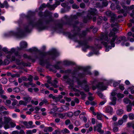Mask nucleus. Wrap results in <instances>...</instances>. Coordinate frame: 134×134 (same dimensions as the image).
I'll return each instance as SVG.
<instances>
[{
    "label": "nucleus",
    "mask_w": 134,
    "mask_h": 134,
    "mask_svg": "<svg viewBox=\"0 0 134 134\" xmlns=\"http://www.w3.org/2000/svg\"><path fill=\"white\" fill-rule=\"evenodd\" d=\"M117 96L118 97L120 98H122L124 97V95L122 94L119 93L117 94Z\"/></svg>",
    "instance_id": "nucleus-62"
},
{
    "label": "nucleus",
    "mask_w": 134,
    "mask_h": 134,
    "mask_svg": "<svg viewBox=\"0 0 134 134\" xmlns=\"http://www.w3.org/2000/svg\"><path fill=\"white\" fill-rule=\"evenodd\" d=\"M12 100L13 101V102L12 103V105L13 106H14L16 105L18 103V101L16 99H12Z\"/></svg>",
    "instance_id": "nucleus-38"
},
{
    "label": "nucleus",
    "mask_w": 134,
    "mask_h": 134,
    "mask_svg": "<svg viewBox=\"0 0 134 134\" xmlns=\"http://www.w3.org/2000/svg\"><path fill=\"white\" fill-rule=\"evenodd\" d=\"M53 129L51 127H45L43 130V131L44 132H51L53 130Z\"/></svg>",
    "instance_id": "nucleus-18"
},
{
    "label": "nucleus",
    "mask_w": 134,
    "mask_h": 134,
    "mask_svg": "<svg viewBox=\"0 0 134 134\" xmlns=\"http://www.w3.org/2000/svg\"><path fill=\"white\" fill-rule=\"evenodd\" d=\"M116 38V36H114V37H113L112 39L111 40L110 43L111 44V46L113 47H114L115 46V44L113 42L115 41Z\"/></svg>",
    "instance_id": "nucleus-22"
},
{
    "label": "nucleus",
    "mask_w": 134,
    "mask_h": 134,
    "mask_svg": "<svg viewBox=\"0 0 134 134\" xmlns=\"http://www.w3.org/2000/svg\"><path fill=\"white\" fill-rule=\"evenodd\" d=\"M11 103V101L9 99H7L6 100V103L5 104L7 105L8 106Z\"/></svg>",
    "instance_id": "nucleus-44"
},
{
    "label": "nucleus",
    "mask_w": 134,
    "mask_h": 134,
    "mask_svg": "<svg viewBox=\"0 0 134 134\" xmlns=\"http://www.w3.org/2000/svg\"><path fill=\"white\" fill-rule=\"evenodd\" d=\"M97 119L98 120H101L102 119V115L101 114H99L98 113H97Z\"/></svg>",
    "instance_id": "nucleus-40"
},
{
    "label": "nucleus",
    "mask_w": 134,
    "mask_h": 134,
    "mask_svg": "<svg viewBox=\"0 0 134 134\" xmlns=\"http://www.w3.org/2000/svg\"><path fill=\"white\" fill-rule=\"evenodd\" d=\"M106 111L107 113H111L113 111V109L111 107H109L106 109Z\"/></svg>",
    "instance_id": "nucleus-30"
},
{
    "label": "nucleus",
    "mask_w": 134,
    "mask_h": 134,
    "mask_svg": "<svg viewBox=\"0 0 134 134\" xmlns=\"http://www.w3.org/2000/svg\"><path fill=\"white\" fill-rule=\"evenodd\" d=\"M23 99L25 101V102H26L27 104L28 102H30L31 100L30 98L29 97H24Z\"/></svg>",
    "instance_id": "nucleus-31"
},
{
    "label": "nucleus",
    "mask_w": 134,
    "mask_h": 134,
    "mask_svg": "<svg viewBox=\"0 0 134 134\" xmlns=\"http://www.w3.org/2000/svg\"><path fill=\"white\" fill-rule=\"evenodd\" d=\"M65 114H62V113H60L58 114V116L60 118H63L64 117H65Z\"/></svg>",
    "instance_id": "nucleus-43"
},
{
    "label": "nucleus",
    "mask_w": 134,
    "mask_h": 134,
    "mask_svg": "<svg viewBox=\"0 0 134 134\" xmlns=\"http://www.w3.org/2000/svg\"><path fill=\"white\" fill-rule=\"evenodd\" d=\"M124 112V111L122 109L119 110L118 111L117 114L119 115H120L123 114Z\"/></svg>",
    "instance_id": "nucleus-45"
},
{
    "label": "nucleus",
    "mask_w": 134,
    "mask_h": 134,
    "mask_svg": "<svg viewBox=\"0 0 134 134\" xmlns=\"http://www.w3.org/2000/svg\"><path fill=\"white\" fill-rule=\"evenodd\" d=\"M3 4H4V7L5 6L6 8H7L8 7L9 5L7 1H5Z\"/></svg>",
    "instance_id": "nucleus-52"
},
{
    "label": "nucleus",
    "mask_w": 134,
    "mask_h": 134,
    "mask_svg": "<svg viewBox=\"0 0 134 134\" xmlns=\"http://www.w3.org/2000/svg\"><path fill=\"white\" fill-rule=\"evenodd\" d=\"M97 14V10L95 8H91L88 11L87 15L84 17L83 20V22L87 23L88 21L91 20L92 17L91 16L96 15Z\"/></svg>",
    "instance_id": "nucleus-4"
},
{
    "label": "nucleus",
    "mask_w": 134,
    "mask_h": 134,
    "mask_svg": "<svg viewBox=\"0 0 134 134\" xmlns=\"http://www.w3.org/2000/svg\"><path fill=\"white\" fill-rule=\"evenodd\" d=\"M62 131L63 133H69L70 132L66 128H65L63 130H62Z\"/></svg>",
    "instance_id": "nucleus-41"
},
{
    "label": "nucleus",
    "mask_w": 134,
    "mask_h": 134,
    "mask_svg": "<svg viewBox=\"0 0 134 134\" xmlns=\"http://www.w3.org/2000/svg\"><path fill=\"white\" fill-rule=\"evenodd\" d=\"M33 76L31 75H30L27 78V80H29L30 82H31L33 80Z\"/></svg>",
    "instance_id": "nucleus-51"
},
{
    "label": "nucleus",
    "mask_w": 134,
    "mask_h": 134,
    "mask_svg": "<svg viewBox=\"0 0 134 134\" xmlns=\"http://www.w3.org/2000/svg\"><path fill=\"white\" fill-rule=\"evenodd\" d=\"M123 101L126 104L129 103L131 105L132 104L131 101L128 98H124V99Z\"/></svg>",
    "instance_id": "nucleus-26"
},
{
    "label": "nucleus",
    "mask_w": 134,
    "mask_h": 134,
    "mask_svg": "<svg viewBox=\"0 0 134 134\" xmlns=\"http://www.w3.org/2000/svg\"><path fill=\"white\" fill-rule=\"evenodd\" d=\"M14 90L15 92L18 93L20 91V90L19 88L16 87L14 89Z\"/></svg>",
    "instance_id": "nucleus-54"
},
{
    "label": "nucleus",
    "mask_w": 134,
    "mask_h": 134,
    "mask_svg": "<svg viewBox=\"0 0 134 134\" xmlns=\"http://www.w3.org/2000/svg\"><path fill=\"white\" fill-rule=\"evenodd\" d=\"M127 127H131L133 129H134V123L132 122H129L127 124Z\"/></svg>",
    "instance_id": "nucleus-34"
},
{
    "label": "nucleus",
    "mask_w": 134,
    "mask_h": 134,
    "mask_svg": "<svg viewBox=\"0 0 134 134\" xmlns=\"http://www.w3.org/2000/svg\"><path fill=\"white\" fill-rule=\"evenodd\" d=\"M4 93V91L2 90V86L0 84V94H2Z\"/></svg>",
    "instance_id": "nucleus-59"
},
{
    "label": "nucleus",
    "mask_w": 134,
    "mask_h": 134,
    "mask_svg": "<svg viewBox=\"0 0 134 134\" xmlns=\"http://www.w3.org/2000/svg\"><path fill=\"white\" fill-rule=\"evenodd\" d=\"M108 2L107 0H103L102 3V8L107 7L108 4Z\"/></svg>",
    "instance_id": "nucleus-23"
},
{
    "label": "nucleus",
    "mask_w": 134,
    "mask_h": 134,
    "mask_svg": "<svg viewBox=\"0 0 134 134\" xmlns=\"http://www.w3.org/2000/svg\"><path fill=\"white\" fill-rule=\"evenodd\" d=\"M72 7L74 9H77L79 8V6H78L76 4H74L72 5Z\"/></svg>",
    "instance_id": "nucleus-57"
},
{
    "label": "nucleus",
    "mask_w": 134,
    "mask_h": 134,
    "mask_svg": "<svg viewBox=\"0 0 134 134\" xmlns=\"http://www.w3.org/2000/svg\"><path fill=\"white\" fill-rule=\"evenodd\" d=\"M11 120L10 118L9 117L7 116L4 117V122L3 123L2 122V123L4 124V127L5 129H7L9 128L10 127L8 124V123Z\"/></svg>",
    "instance_id": "nucleus-9"
},
{
    "label": "nucleus",
    "mask_w": 134,
    "mask_h": 134,
    "mask_svg": "<svg viewBox=\"0 0 134 134\" xmlns=\"http://www.w3.org/2000/svg\"><path fill=\"white\" fill-rule=\"evenodd\" d=\"M47 7H49L50 10H54L56 7V5L54 4L53 5H51L49 3H48L47 4L43 3L39 8V10L40 11L42 10H43L44 8Z\"/></svg>",
    "instance_id": "nucleus-6"
},
{
    "label": "nucleus",
    "mask_w": 134,
    "mask_h": 134,
    "mask_svg": "<svg viewBox=\"0 0 134 134\" xmlns=\"http://www.w3.org/2000/svg\"><path fill=\"white\" fill-rule=\"evenodd\" d=\"M134 8V5H132L130 6V7H127V8H126V9H128L129 10H131L132 9H133Z\"/></svg>",
    "instance_id": "nucleus-42"
},
{
    "label": "nucleus",
    "mask_w": 134,
    "mask_h": 134,
    "mask_svg": "<svg viewBox=\"0 0 134 134\" xmlns=\"http://www.w3.org/2000/svg\"><path fill=\"white\" fill-rule=\"evenodd\" d=\"M10 124L11 127H14L16 126V124L12 122H10Z\"/></svg>",
    "instance_id": "nucleus-46"
},
{
    "label": "nucleus",
    "mask_w": 134,
    "mask_h": 134,
    "mask_svg": "<svg viewBox=\"0 0 134 134\" xmlns=\"http://www.w3.org/2000/svg\"><path fill=\"white\" fill-rule=\"evenodd\" d=\"M110 21L111 22L114 23L115 22L116 20H117V16L115 14H114L112 16H110Z\"/></svg>",
    "instance_id": "nucleus-19"
},
{
    "label": "nucleus",
    "mask_w": 134,
    "mask_h": 134,
    "mask_svg": "<svg viewBox=\"0 0 134 134\" xmlns=\"http://www.w3.org/2000/svg\"><path fill=\"white\" fill-rule=\"evenodd\" d=\"M19 104L20 105H23L24 106H26L27 104L26 102L25 101H24L23 100H20L19 102Z\"/></svg>",
    "instance_id": "nucleus-35"
},
{
    "label": "nucleus",
    "mask_w": 134,
    "mask_h": 134,
    "mask_svg": "<svg viewBox=\"0 0 134 134\" xmlns=\"http://www.w3.org/2000/svg\"><path fill=\"white\" fill-rule=\"evenodd\" d=\"M105 14L107 16L110 17L114 13H112L111 11L108 10L105 12Z\"/></svg>",
    "instance_id": "nucleus-27"
},
{
    "label": "nucleus",
    "mask_w": 134,
    "mask_h": 134,
    "mask_svg": "<svg viewBox=\"0 0 134 134\" xmlns=\"http://www.w3.org/2000/svg\"><path fill=\"white\" fill-rule=\"evenodd\" d=\"M62 108L64 109L65 110H68L69 109V108L66 105L63 106V107H62Z\"/></svg>",
    "instance_id": "nucleus-61"
},
{
    "label": "nucleus",
    "mask_w": 134,
    "mask_h": 134,
    "mask_svg": "<svg viewBox=\"0 0 134 134\" xmlns=\"http://www.w3.org/2000/svg\"><path fill=\"white\" fill-rule=\"evenodd\" d=\"M97 87L100 89L102 90H105L106 89V87L104 86L102 83H99L96 86Z\"/></svg>",
    "instance_id": "nucleus-15"
},
{
    "label": "nucleus",
    "mask_w": 134,
    "mask_h": 134,
    "mask_svg": "<svg viewBox=\"0 0 134 134\" xmlns=\"http://www.w3.org/2000/svg\"><path fill=\"white\" fill-rule=\"evenodd\" d=\"M4 110H7V109L3 106L2 105L0 109V111H2Z\"/></svg>",
    "instance_id": "nucleus-64"
},
{
    "label": "nucleus",
    "mask_w": 134,
    "mask_h": 134,
    "mask_svg": "<svg viewBox=\"0 0 134 134\" xmlns=\"http://www.w3.org/2000/svg\"><path fill=\"white\" fill-rule=\"evenodd\" d=\"M63 23L62 22H60L58 24H57V25H56L55 29H57L58 28H61L63 25Z\"/></svg>",
    "instance_id": "nucleus-24"
},
{
    "label": "nucleus",
    "mask_w": 134,
    "mask_h": 134,
    "mask_svg": "<svg viewBox=\"0 0 134 134\" xmlns=\"http://www.w3.org/2000/svg\"><path fill=\"white\" fill-rule=\"evenodd\" d=\"M27 46V43L25 42H22L20 43V47L21 48H26Z\"/></svg>",
    "instance_id": "nucleus-25"
},
{
    "label": "nucleus",
    "mask_w": 134,
    "mask_h": 134,
    "mask_svg": "<svg viewBox=\"0 0 134 134\" xmlns=\"http://www.w3.org/2000/svg\"><path fill=\"white\" fill-rule=\"evenodd\" d=\"M57 110V107L55 106L51 110V112L52 113H53L55 111H56Z\"/></svg>",
    "instance_id": "nucleus-48"
},
{
    "label": "nucleus",
    "mask_w": 134,
    "mask_h": 134,
    "mask_svg": "<svg viewBox=\"0 0 134 134\" xmlns=\"http://www.w3.org/2000/svg\"><path fill=\"white\" fill-rule=\"evenodd\" d=\"M15 49H14L12 48L11 49L10 51H9V54H12L13 53L15 52Z\"/></svg>",
    "instance_id": "nucleus-63"
},
{
    "label": "nucleus",
    "mask_w": 134,
    "mask_h": 134,
    "mask_svg": "<svg viewBox=\"0 0 134 134\" xmlns=\"http://www.w3.org/2000/svg\"><path fill=\"white\" fill-rule=\"evenodd\" d=\"M1 81L3 84H6L7 82V80L5 78H3L1 80Z\"/></svg>",
    "instance_id": "nucleus-39"
},
{
    "label": "nucleus",
    "mask_w": 134,
    "mask_h": 134,
    "mask_svg": "<svg viewBox=\"0 0 134 134\" xmlns=\"http://www.w3.org/2000/svg\"><path fill=\"white\" fill-rule=\"evenodd\" d=\"M23 124H24L27 128H31L33 127L32 126L33 122L32 121H30L27 122L26 121H24Z\"/></svg>",
    "instance_id": "nucleus-13"
},
{
    "label": "nucleus",
    "mask_w": 134,
    "mask_h": 134,
    "mask_svg": "<svg viewBox=\"0 0 134 134\" xmlns=\"http://www.w3.org/2000/svg\"><path fill=\"white\" fill-rule=\"evenodd\" d=\"M90 68V66H87L86 67H82L77 66L76 67V69L77 70H83L85 71H87L88 69Z\"/></svg>",
    "instance_id": "nucleus-14"
},
{
    "label": "nucleus",
    "mask_w": 134,
    "mask_h": 134,
    "mask_svg": "<svg viewBox=\"0 0 134 134\" xmlns=\"http://www.w3.org/2000/svg\"><path fill=\"white\" fill-rule=\"evenodd\" d=\"M81 111L79 110H78L75 112L74 113V115L75 116H77L79 115Z\"/></svg>",
    "instance_id": "nucleus-53"
},
{
    "label": "nucleus",
    "mask_w": 134,
    "mask_h": 134,
    "mask_svg": "<svg viewBox=\"0 0 134 134\" xmlns=\"http://www.w3.org/2000/svg\"><path fill=\"white\" fill-rule=\"evenodd\" d=\"M36 26L40 30H42L45 29L43 25L42 20H39L37 24H35L32 21H31L29 25L26 26L24 28V31H23L19 28L18 30V32L17 33H14L11 31L10 32V35L15 36L17 37H23L24 35L25 32H30L31 30V26Z\"/></svg>",
    "instance_id": "nucleus-1"
},
{
    "label": "nucleus",
    "mask_w": 134,
    "mask_h": 134,
    "mask_svg": "<svg viewBox=\"0 0 134 134\" xmlns=\"http://www.w3.org/2000/svg\"><path fill=\"white\" fill-rule=\"evenodd\" d=\"M131 105L130 104L127 106V110L128 112H129L131 111L132 109Z\"/></svg>",
    "instance_id": "nucleus-37"
},
{
    "label": "nucleus",
    "mask_w": 134,
    "mask_h": 134,
    "mask_svg": "<svg viewBox=\"0 0 134 134\" xmlns=\"http://www.w3.org/2000/svg\"><path fill=\"white\" fill-rule=\"evenodd\" d=\"M52 14V13L50 12L48 10H46L43 15H42V13L41 12H40L38 13V15L42 17L43 16L45 17L47 16H49V19L46 21V22L47 23H48L50 22L51 21L53 20V19L51 17Z\"/></svg>",
    "instance_id": "nucleus-5"
},
{
    "label": "nucleus",
    "mask_w": 134,
    "mask_h": 134,
    "mask_svg": "<svg viewBox=\"0 0 134 134\" xmlns=\"http://www.w3.org/2000/svg\"><path fill=\"white\" fill-rule=\"evenodd\" d=\"M64 65H74L75 63L72 62L68 60H65L64 62Z\"/></svg>",
    "instance_id": "nucleus-21"
},
{
    "label": "nucleus",
    "mask_w": 134,
    "mask_h": 134,
    "mask_svg": "<svg viewBox=\"0 0 134 134\" xmlns=\"http://www.w3.org/2000/svg\"><path fill=\"white\" fill-rule=\"evenodd\" d=\"M97 20H98V24L99 23V22L100 21L102 20H103V18L101 16H97Z\"/></svg>",
    "instance_id": "nucleus-47"
},
{
    "label": "nucleus",
    "mask_w": 134,
    "mask_h": 134,
    "mask_svg": "<svg viewBox=\"0 0 134 134\" xmlns=\"http://www.w3.org/2000/svg\"><path fill=\"white\" fill-rule=\"evenodd\" d=\"M77 42L80 44L81 45L84 46L86 48H88V46L87 45V41L85 40L82 42L78 41Z\"/></svg>",
    "instance_id": "nucleus-20"
},
{
    "label": "nucleus",
    "mask_w": 134,
    "mask_h": 134,
    "mask_svg": "<svg viewBox=\"0 0 134 134\" xmlns=\"http://www.w3.org/2000/svg\"><path fill=\"white\" fill-rule=\"evenodd\" d=\"M116 98L115 97H113V98L112 101L110 103V105H115L116 103Z\"/></svg>",
    "instance_id": "nucleus-28"
},
{
    "label": "nucleus",
    "mask_w": 134,
    "mask_h": 134,
    "mask_svg": "<svg viewBox=\"0 0 134 134\" xmlns=\"http://www.w3.org/2000/svg\"><path fill=\"white\" fill-rule=\"evenodd\" d=\"M97 131L100 134L103 133L104 132L103 131L101 130V128H98L97 129Z\"/></svg>",
    "instance_id": "nucleus-50"
},
{
    "label": "nucleus",
    "mask_w": 134,
    "mask_h": 134,
    "mask_svg": "<svg viewBox=\"0 0 134 134\" xmlns=\"http://www.w3.org/2000/svg\"><path fill=\"white\" fill-rule=\"evenodd\" d=\"M125 10L123 9H121L119 10L118 12V13L119 14L120 13H123L125 12Z\"/></svg>",
    "instance_id": "nucleus-55"
},
{
    "label": "nucleus",
    "mask_w": 134,
    "mask_h": 134,
    "mask_svg": "<svg viewBox=\"0 0 134 134\" xmlns=\"http://www.w3.org/2000/svg\"><path fill=\"white\" fill-rule=\"evenodd\" d=\"M9 63V61L7 59H5L4 61V63L5 65H8Z\"/></svg>",
    "instance_id": "nucleus-60"
},
{
    "label": "nucleus",
    "mask_w": 134,
    "mask_h": 134,
    "mask_svg": "<svg viewBox=\"0 0 134 134\" xmlns=\"http://www.w3.org/2000/svg\"><path fill=\"white\" fill-rule=\"evenodd\" d=\"M93 26H92L90 28H86V30L82 31L81 34H78L79 36L80 37H82L86 36L88 32H90L91 30L93 29Z\"/></svg>",
    "instance_id": "nucleus-11"
},
{
    "label": "nucleus",
    "mask_w": 134,
    "mask_h": 134,
    "mask_svg": "<svg viewBox=\"0 0 134 134\" xmlns=\"http://www.w3.org/2000/svg\"><path fill=\"white\" fill-rule=\"evenodd\" d=\"M86 80H84L82 82L78 81L77 82V84L78 85L81 86V87L82 86V85H85V87H83L85 91L86 92H88L89 91V89L88 86L86 84Z\"/></svg>",
    "instance_id": "nucleus-10"
},
{
    "label": "nucleus",
    "mask_w": 134,
    "mask_h": 134,
    "mask_svg": "<svg viewBox=\"0 0 134 134\" xmlns=\"http://www.w3.org/2000/svg\"><path fill=\"white\" fill-rule=\"evenodd\" d=\"M95 7L99 8H102V4L99 2H97L95 4Z\"/></svg>",
    "instance_id": "nucleus-33"
},
{
    "label": "nucleus",
    "mask_w": 134,
    "mask_h": 134,
    "mask_svg": "<svg viewBox=\"0 0 134 134\" xmlns=\"http://www.w3.org/2000/svg\"><path fill=\"white\" fill-rule=\"evenodd\" d=\"M7 75L8 76H10L12 78H14L15 77H19L20 76V75L19 74H12L11 73L9 72H7Z\"/></svg>",
    "instance_id": "nucleus-17"
},
{
    "label": "nucleus",
    "mask_w": 134,
    "mask_h": 134,
    "mask_svg": "<svg viewBox=\"0 0 134 134\" xmlns=\"http://www.w3.org/2000/svg\"><path fill=\"white\" fill-rule=\"evenodd\" d=\"M2 50L6 53L9 54V52L8 51L7 48H4L2 49Z\"/></svg>",
    "instance_id": "nucleus-58"
},
{
    "label": "nucleus",
    "mask_w": 134,
    "mask_h": 134,
    "mask_svg": "<svg viewBox=\"0 0 134 134\" xmlns=\"http://www.w3.org/2000/svg\"><path fill=\"white\" fill-rule=\"evenodd\" d=\"M28 51L31 52H37L38 51V49L34 47L29 49Z\"/></svg>",
    "instance_id": "nucleus-29"
},
{
    "label": "nucleus",
    "mask_w": 134,
    "mask_h": 134,
    "mask_svg": "<svg viewBox=\"0 0 134 134\" xmlns=\"http://www.w3.org/2000/svg\"><path fill=\"white\" fill-rule=\"evenodd\" d=\"M48 54L51 55L52 56V58L54 59L55 57L58 56L59 54L55 49H53L51 51H49L47 53L42 52L40 53V56H41L40 58V64L42 66H44L45 64L47 65L46 68H48L51 66L48 60H44L43 59V57L46 55Z\"/></svg>",
    "instance_id": "nucleus-2"
},
{
    "label": "nucleus",
    "mask_w": 134,
    "mask_h": 134,
    "mask_svg": "<svg viewBox=\"0 0 134 134\" xmlns=\"http://www.w3.org/2000/svg\"><path fill=\"white\" fill-rule=\"evenodd\" d=\"M115 33L114 32H113L112 30H110V32L109 34V37H114V36H116L115 35Z\"/></svg>",
    "instance_id": "nucleus-32"
},
{
    "label": "nucleus",
    "mask_w": 134,
    "mask_h": 134,
    "mask_svg": "<svg viewBox=\"0 0 134 134\" xmlns=\"http://www.w3.org/2000/svg\"><path fill=\"white\" fill-rule=\"evenodd\" d=\"M24 86L26 87L27 88L29 87V85H31L32 87H35L36 86V84H34L30 82H29L27 83L24 82Z\"/></svg>",
    "instance_id": "nucleus-16"
},
{
    "label": "nucleus",
    "mask_w": 134,
    "mask_h": 134,
    "mask_svg": "<svg viewBox=\"0 0 134 134\" xmlns=\"http://www.w3.org/2000/svg\"><path fill=\"white\" fill-rule=\"evenodd\" d=\"M108 33H102L101 34L100 36V40H104L105 41H108L109 40L108 36Z\"/></svg>",
    "instance_id": "nucleus-12"
},
{
    "label": "nucleus",
    "mask_w": 134,
    "mask_h": 134,
    "mask_svg": "<svg viewBox=\"0 0 134 134\" xmlns=\"http://www.w3.org/2000/svg\"><path fill=\"white\" fill-rule=\"evenodd\" d=\"M77 18V16L76 15H71L70 16V20H72L74 19H76Z\"/></svg>",
    "instance_id": "nucleus-36"
},
{
    "label": "nucleus",
    "mask_w": 134,
    "mask_h": 134,
    "mask_svg": "<svg viewBox=\"0 0 134 134\" xmlns=\"http://www.w3.org/2000/svg\"><path fill=\"white\" fill-rule=\"evenodd\" d=\"M16 63L17 65H19L23 66L24 67L29 66H31L30 63H25L23 61H21L19 59H16L15 60Z\"/></svg>",
    "instance_id": "nucleus-7"
},
{
    "label": "nucleus",
    "mask_w": 134,
    "mask_h": 134,
    "mask_svg": "<svg viewBox=\"0 0 134 134\" xmlns=\"http://www.w3.org/2000/svg\"><path fill=\"white\" fill-rule=\"evenodd\" d=\"M129 117L130 119L131 120H133L134 119V115L132 113H130L129 115Z\"/></svg>",
    "instance_id": "nucleus-49"
},
{
    "label": "nucleus",
    "mask_w": 134,
    "mask_h": 134,
    "mask_svg": "<svg viewBox=\"0 0 134 134\" xmlns=\"http://www.w3.org/2000/svg\"><path fill=\"white\" fill-rule=\"evenodd\" d=\"M80 6L81 8H84L85 7V5L84 3H82L80 4Z\"/></svg>",
    "instance_id": "nucleus-56"
},
{
    "label": "nucleus",
    "mask_w": 134,
    "mask_h": 134,
    "mask_svg": "<svg viewBox=\"0 0 134 134\" xmlns=\"http://www.w3.org/2000/svg\"><path fill=\"white\" fill-rule=\"evenodd\" d=\"M79 22L78 21H76L75 22L74 24H72L71 23H68L67 24L70 25L74 29V30L72 31L73 34H69V37L70 38H72L75 36L76 35L78 34V32L81 29L77 25Z\"/></svg>",
    "instance_id": "nucleus-3"
},
{
    "label": "nucleus",
    "mask_w": 134,
    "mask_h": 134,
    "mask_svg": "<svg viewBox=\"0 0 134 134\" xmlns=\"http://www.w3.org/2000/svg\"><path fill=\"white\" fill-rule=\"evenodd\" d=\"M95 44L96 45L97 47V48H100L101 47H98L97 46L98 45V44L97 43H103V44L106 47V48L105 49V51L106 52H108L109 50V48L111 49V47L110 46H108V47H106L107 45V43L106 42H100V41H99L98 39L96 40L95 41Z\"/></svg>",
    "instance_id": "nucleus-8"
}]
</instances>
